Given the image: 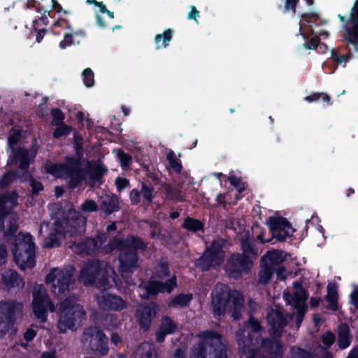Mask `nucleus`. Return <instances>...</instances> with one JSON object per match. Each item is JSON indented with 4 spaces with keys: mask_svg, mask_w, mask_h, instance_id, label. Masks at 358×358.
Wrapping results in <instances>:
<instances>
[{
    "mask_svg": "<svg viewBox=\"0 0 358 358\" xmlns=\"http://www.w3.org/2000/svg\"><path fill=\"white\" fill-rule=\"evenodd\" d=\"M66 236L64 222L61 219L54 222L53 228L49 236L45 238L44 248H52L59 247L61 245V240Z\"/></svg>",
    "mask_w": 358,
    "mask_h": 358,
    "instance_id": "5701e85b",
    "label": "nucleus"
},
{
    "mask_svg": "<svg viewBox=\"0 0 358 358\" xmlns=\"http://www.w3.org/2000/svg\"><path fill=\"white\" fill-rule=\"evenodd\" d=\"M33 29L36 33V41L38 43H40L43 40L45 34L47 32L46 29H45V28H39L38 27V20H34L33 21Z\"/></svg>",
    "mask_w": 358,
    "mask_h": 358,
    "instance_id": "680f3d73",
    "label": "nucleus"
},
{
    "mask_svg": "<svg viewBox=\"0 0 358 358\" xmlns=\"http://www.w3.org/2000/svg\"><path fill=\"white\" fill-rule=\"evenodd\" d=\"M81 341L95 355L105 356L108 353V338L96 327L85 328L81 336Z\"/></svg>",
    "mask_w": 358,
    "mask_h": 358,
    "instance_id": "ddd939ff",
    "label": "nucleus"
},
{
    "mask_svg": "<svg viewBox=\"0 0 358 358\" xmlns=\"http://www.w3.org/2000/svg\"><path fill=\"white\" fill-rule=\"evenodd\" d=\"M320 42V38L318 36L315 35V36L309 38L306 43L303 44V46L306 49L308 50H314L315 49Z\"/></svg>",
    "mask_w": 358,
    "mask_h": 358,
    "instance_id": "338daca9",
    "label": "nucleus"
},
{
    "mask_svg": "<svg viewBox=\"0 0 358 358\" xmlns=\"http://www.w3.org/2000/svg\"><path fill=\"white\" fill-rule=\"evenodd\" d=\"M138 353L139 355L136 358H157V357L155 346L150 344L141 345Z\"/></svg>",
    "mask_w": 358,
    "mask_h": 358,
    "instance_id": "79ce46f5",
    "label": "nucleus"
},
{
    "mask_svg": "<svg viewBox=\"0 0 358 358\" xmlns=\"http://www.w3.org/2000/svg\"><path fill=\"white\" fill-rule=\"evenodd\" d=\"M109 273L103 262L99 259L88 260L82 267L79 280L85 286L106 287L108 284Z\"/></svg>",
    "mask_w": 358,
    "mask_h": 358,
    "instance_id": "423d86ee",
    "label": "nucleus"
},
{
    "mask_svg": "<svg viewBox=\"0 0 358 358\" xmlns=\"http://www.w3.org/2000/svg\"><path fill=\"white\" fill-rule=\"evenodd\" d=\"M107 169L101 163H96L92 161L87 162L86 170H84L85 176H89L90 181L92 183H102L103 177L107 172Z\"/></svg>",
    "mask_w": 358,
    "mask_h": 358,
    "instance_id": "bb28decb",
    "label": "nucleus"
},
{
    "mask_svg": "<svg viewBox=\"0 0 358 358\" xmlns=\"http://www.w3.org/2000/svg\"><path fill=\"white\" fill-rule=\"evenodd\" d=\"M84 213H94L99 210V206L94 200L85 199L80 206Z\"/></svg>",
    "mask_w": 358,
    "mask_h": 358,
    "instance_id": "6e6d98bb",
    "label": "nucleus"
},
{
    "mask_svg": "<svg viewBox=\"0 0 358 358\" xmlns=\"http://www.w3.org/2000/svg\"><path fill=\"white\" fill-rule=\"evenodd\" d=\"M288 358H314L313 354L301 347L292 346L290 348Z\"/></svg>",
    "mask_w": 358,
    "mask_h": 358,
    "instance_id": "49530a36",
    "label": "nucleus"
},
{
    "mask_svg": "<svg viewBox=\"0 0 358 358\" xmlns=\"http://www.w3.org/2000/svg\"><path fill=\"white\" fill-rule=\"evenodd\" d=\"M18 229V225L15 222H9L6 230L3 232V237L8 243L13 241V238H16V232Z\"/></svg>",
    "mask_w": 358,
    "mask_h": 358,
    "instance_id": "09e8293b",
    "label": "nucleus"
},
{
    "mask_svg": "<svg viewBox=\"0 0 358 358\" xmlns=\"http://www.w3.org/2000/svg\"><path fill=\"white\" fill-rule=\"evenodd\" d=\"M55 126L56 128L53 131L52 136L56 139H59L62 136H68L72 131V127L64 123Z\"/></svg>",
    "mask_w": 358,
    "mask_h": 358,
    "instance_id": "3c124183",
    "label": "nucleus"
},
{
    "mask_svg": "<svg viewBox=\"0 0 358 358\" xmlns=\"http://www.w3.org/2000/svg\"><path fill=\"white\" fill-rule=\"evenodd\" d=\"M16 176H17V170L6 171L0 178V187L6 188L16 179Z\"/></svg>",
    "mask_w": 358,
    "mask_h": 358,
    "instance_id": "de8ad7c7",
    "label": "nucleus"
},
{
    "mask_svg": "<svg viewBox=\"0 0 358 358\" xmlns=\"http://www.w3.org/2000/svg\"><path fill=\"white\" fill-rule=\"evenodd\" d=\"M100 208L107 215L119 211L120 206L117 196L113 194L103 200L100 203Z\"/></svg>",
    "mask_w": 358,
    "mask_h": 358,
    "instance_id": "c756f323",
    "label": "nucleus"
},
{
    "mask_svg": "<svg viewBox=\"0 0 358 358\" xmlns=\"http://www.w3.org/2000/svg\"><path fill=\"white\" fill-rule=\"evenodd\" d=\"M29 185L31 187V194L33 196H38L39 192L44 189L43 183L35 178L29 182Z\"/></svg>",
    "mask_w": 358,
    "mask_h": 358,
    "instance_id": "0e129e2a",
    "label": "nucleus"
},
{
    "mask_svg": "<svg viewBox=\"0 0 358 358\" xmlns=\"http://www.w3.org/2000/svg\"><path fill=\"white\" fill-rule=\"evenodd\" d=\"M159 328L169 335L176 331L178 324L171 317L166 315L162 317V323Z\"/></svg>",
    "mask_w": 358,
    "mask_h": 358,
    "instance_id": "ea45409f",
    "label": "nucleus"
},
{
    "mask_svg": "<svg viewBox=\"0 0 358 358\" xmlns=\"http://www.w3.org/2000/svg\"><path fill=\"white\" fill-rule=\"evenodd\" d=\"M237 344L241 355L248 356L252 350L257 348H254L252 338L245 336L244 335L237 334Z\"/></svg>",
    "mask_w": 358,
    "mask_h": 358,
    "instance_id": "473e14b6",
    "label": "nucleus"
},
{
    "mask_svg": "<svg viewBox=\"0 0 358 358\" xmlns=\"http://www.w3.org/2000/svg\"><path fill=\"white\" fill-rule=\"evenodd\" d=\"M99 307L103 310L120 311L127 307L125 301L120 296L103 291L96 295Z\"/></svg>",
    "mask_w": 358,
    "mask_h": 358,
    "instance_id": "aec40b11",
    "label": "nucleus"
},
{
    "mask_svg": "<svg viewBox=\"0 0 358 358\" xmlns=\"http://www.w3.org/2000/svg\"><path fill=\"white\" fill-rule=\"evenodd\" d=\"M106 235L103 233H99L92 238H88L84 241L76 244V248L78 253L92 255L98 251L106 241Z\"/></svg>",
    "mask_w": 358,
    "mask_h": 358,
    "instance_id": "412c9836",
    "label": "nucleus"
},
{
    "mask_svg": "<svg viewBox=\"0 0 358 358\" xmlns=\"http://www.w3.org/2000/svg\"><path fill=\"white\" fill-rule=\"evenodd\" d=\"M266 257L270 262V265H280L285 258V252L282 250H273L266 252Z\"/></svg>",
    "mask_w": 358,
    "mask_h": 358,
    "instance_id": "a19ab883",
    "label": "nucleus"
},
{
    "mask_svg": "<svg viewBox=\"0 0 358 358\" xmlns=\"http://www.w3.org/2000/svg\"><path fill=\"white\" fill-rule=\"evenodd\" d=\"M266 224L268 225L271 238L265 240L264 234L261 233L258 236V239L262 243H269L272 239H275L278 242L285 241L287 238H291L293 233L296 231L288 221L283 217H269Z\"/></svg>",
    "mask_w": 358,
    "mask_h": 358,
    "instance_id": "f8f14e48",
    "label": "nucleus"
},
{
    "mask_svg": "<svg viewBox=\"0 0 358 358\" xmlns=\"http://www.w3.org/2000/svg\"><path fill=\"white\" fill-rule=\"evenodd\" d=\"M154 275L157 278L156 280L159 281L163 282V280L166 281L171 278L173 275H171L168 262L160 260L155 267Z\"/></svg>",
    "mask_w": 358,
    "mask_h": 358,
    "instance_id": "f704fd0d",
    "label": "nucleus"
},
{
    "mask_svg": "<svg viewBox=\"0 0 358 358\" xmlns=\"http://www.w3.org/2000/svg\"><path fill=\"white\" fill-rule=\"evenodd\" d=\"M36 151H29L24 148H13V155L10 156L9 160L11 164H18L22 173L17 171L18 178L22 182H30L34 179L32 173L29 171L30 164L34 161Z\"/></svg>",
    "mask_w": 358,
    "mask_h": 358,
    "instance_id": "9b49d317",
    "label": "nucleus"
},
{
    "mask_svg": "<svg viewBox=\"0 0 358 358\" xmlns=\"http://www.w3.org/2000/svg\"><path fill=\"white\" fill-rule=\"evenodd\" d=\"M23 307V303L16 300L0 301V337L5 336L13 327Z\"/></svg>",
    "mask_w": 358,
    "mask_h": 358,
    "instance_id": "1a4fd4ad",
    "label": "nucleus"
},
{
    "mask_svg": "<svg viewBox=\"0 0 358 358\" xmlns=\"http://www.w3.org/2000/svg\"><path fill=\"white\" fill-rule=\"evenodd\" d=\"M241 248L242 252L240 253L244 257H247L252 262L257 256V250L255 248V242L252 239L248 237L242 238L241 241Z\"/></svg>",
    "mask_w": 358,
    "mask_h": 358,
    "instance_id": "7c9ffc66",
    "label": "nucleus"
},
{
    "mask_svg": "<svg viewBox=\"0 0 358 358\" xmlns=\"http://www.w3.org/2000/svg\"><path fill=\"white\" fill-rule=\"evenodd\" d=\"M199 342L192 349L190 358H207V347H210L212 358H229L227 345L221 334L215 330H206L197 334Z\"/></svg>",
    "mask_w": 358,
    "mask_h": 358,
    "instance_id": "7ed1b4c3",
    "label": "nucleus"
},
{
    "mask_svg": "<svg viewBox=\"0 0 358 358\" xmlns=\"http://www.w3.org/2000/svg\"><path fill=\"white\" fill-rule=\"evenodd\" d=\"M115 185L117 192H120L129 185V180L126 178L117 177L115 179Z\"/></svg>",
    "mask_w": 358,
    "mask_h": 358,
    "instance_id": "774afa93",
    "label": "nucleus"
},
{
    "mask_svg": "<svg viewBox=\"0 0 358 358\" xmlns=\"http://www.w3.org/2000/svg\"><path fill=\"white\" fill-rule=\"evenodd\" d=\"M64 222L65 234L71 237L82 236L85 232L86 218L77 214L66 220H62Z\"/></svg>",
    "mask_w": 358,
    "mask_h": 358,
    "instance_id": "4be33fe9",
    "label": "nucleus"
},
{
    "mask_svg": "<svg viewBox=\"0 0 358 358\" xmlns=\"http://www.w3.org/2000/svg\"><path fill=\"white\" fill-rule=\"evenodd\" d=\"M288 315L281 308L271 309L267 314L266 320L270 334L274 337H281L287 324Z\"/></svg>",
    "mask_w": 358,
    "mask_h": 358,
    "instance_id": "6ab92c4d",
    "label": "nucleus"
},
{
    "mask_svg": "<svg viewBox=\"0 0 358 358\" xmlns=\"http://www.w3.org/2000/svg\"><path fill=\"white\" fill-rule=\"evenodd\" d=\"M1 283L8 289H22L24 281L21 275L13 269L6 270L1 274Z\"/></svg>",
    "mask_w": 358,
    "mask_h": 358,
    "instance_id": "a878e982",
    "label": "nucleus"
},
{
    "mask_svg": "<svg viewBox=\"0 0 358 358\" xmlns=\"http://www.w3.org/2000/svg\"><path fill=\"white\" fill-rule=\"evenodd\" d=\"M274 270L275 268L272 265L265 263L258 273L259 282L262 285L268 284L272 278Z\"/></svg>",
    "mask_w": 358,
    "mask_h": 358,
    "instance_id": "58836bf2",
    "label": "nucleus"
},
{
    "mask_svg": "<svg viewBox=\"0 0 358 358\" xmlns=\"http://www.w3.org/2000/svg\"><path fill=\"white\" fill-rule=\"evenodd\" d=\"M53 268L46 275V284H52L51 291L57 298L66 296L75 282L73 274L68 270H60L57 272Z\"/></svg>",
    "mask_w": 358,
    "mask_h": 358,
    "instance_id": "9d476101",
    "label": "nucleus"
},
{
    "mask_svg": "<svg viewBox=\"0 0 358 358\" xmlns=\"http://www.w3.org/2000/svg\"><path fill=\"white\" fill-rule=\"evenodd\" d=\"M320 99H322L324 103V106H329L331 104V97L324 92H313L304 97V100L308 103L318 101Z\"/></svg>",
    "mask_w": 358,
    "mask_h": 358,
    "instance_id": "c03bdc74",
    "label": "nucleus"
},
{
    "mask_svg": "<svg viewBox=\"0 0 358 358\" xmlns=\"http://www.w3.org/2000/svg\"><path fill=\"white\" fill-rule=\"evenodd\" d=\"M8 244L11 245L13 260L20 270L25 271L36 266V245L30 233H18Z\"/></svg>",
    "mask_w": 358,
    "mask_h": 358,
    "instance_id": "20e7f679",
    "label": "nucleus"
},
{
    "mask_svg": "<svg viewBox=\"0 0 358 358\" xmlns=\"http://www.w3.org/2000/svg\"><path fill=\"white\" fill-rule=\"evenodd\" d=\"M301 18L308 24H315L320 19V16L315 12H310L303 13Z\"/></svg>",
    "mask_w": 358,
    "mask_h": 358,
    "instance_id": "e2e57ef3",
    "label": "nucleus"
},
{
    "mask_svg": "<svg viewBox=\"0 0 358 358\" xmlns=\"http://www.w3.org/2000/svg\"><path fill=\"white\" fill-rule=\"evenodd\" d=\"M352 48H348V52L347 54L339 55L337 50H332L331 58L337 65L344 63L343 66L345 67V64L352 57Z\"/></svg>",
    "mask_w": 358,
    "mask_h": 358,
    "instance_id": "a18cd8bd",
    "label": "nucleus"
},
{
    "mask_svg": "<svg viewBox=\"0 0 358 358\" xmlns=\"http://www.w3.org/2000/svg\"><path fill=\"white\" fill-rule=\"evenodd\" d=\"M262 345L268 349L271 358H282L283 350L280 341L277 339H264Z\"/></svg>",
    "mask_w": 358,
    "mask_h": 358,
    "instance_id": "c85d7f7f",
    "label": "nucleus"
},
{
    "mask_svg": "<svg viewBox=\"0 0 358 358\" xmlns=\"http://www.w3.org/2000/svg\"><path fill=\"white\" fill-rule=\"evenodd\" d=\"M102 324L108 330H113L119 324V317L115 314H107L103 320Z\"/></svg>",
    "mask_w": 358,
    "mask_h": 358,
    "instance_id": "8fccbe9b",
    "label": "nucleus"
},
{
    "mask_svg": "<svg viewBox=\"0 0 358 358\" xmlns=\"http://www.w3.org/2000/svg\"><path fill=\"white\" fill-rule=\"evenodd\" d=\"M177 287L178 283L176 275H173L171 278L165 282L150 278L144 285H141L138 287V289L143 292L139 295L142 299L149 300L156 298L160 293L171 294Z\"/></svg>",
    "mask_w": 358,
    "mask_h": 358,
    "instance_id": "4468645a",
    "label": "nucleus"
},
{
    "mask_svg": "<svg viewBox=\"0 0 358 358\" xmlns=\"http://www.w3.org/2000/svg\"><path fill=\"white\" fill-rule=\"evenodd\" d=\"M18 196L15 191H8L0 194V217H5L11 213L17 205Z\"/></svg>",
    "mask_w": 358,
    "mask_h": 358,
    "instance_id": "393cba45",
    "label": "nucleus"
},
{
    "mask_svg": "<svg viewBox=\"0 0 358 358\" xmlns=\"http://www.w3.org/2000/svg\"><path fill=\"white\" fill-rule=\"evenodd\" d=\"M85 319L86 313L83 307L73 299L67 297L59 303L57 328L60 333L76 330L77 324Z\"/></svg>",
    "mask_w": 358,
    "mask_h": 358,
    "instance_id": "39448f33",
    "label": "nucleus"
},
{
    "mask_svg": "<svg viewBox=\"0 0 358 358\" xmlns=\"http://www.w3.org/2000/svg\"><path fill=\"white\" fill-rule=\"evenodd\" d=\"M252 266L251 259L238 252H234L228 258L225 270L229 277L237 280L241 278L243 273H248Z\"/></svg>",
    "mask_w": 358,
    "mask_h": 358,
    "instance_id": "dca6fc26",
    "label": "nucleus"
},
{
    "mask_svg": "<svg viewBox=\"0 0 358 358\" xmlns=\"http://www.w3.org/2000/svg\"><path fill=\"white\" fill-rule=\"evenodd\" d=\"M154 188L152 187H149L145 182L141 183V189L138 190V189H133L129 194V199L131 203L133 205H138L141 201V198L143 199V203L149 206L152 203L154 195H153Z\"/></svg>",
    "mask_w": 358,
    "mask_h": 358,
    "instance_id": "b1692460",
    "label": "nucleus"
},
{
    "mask_svg": "<svg viewBox=\"0 0 358 358\" xmlns=\"http://www.w3.org/2000/svg\"><path fill=\"white\" fill-rule=\"evenodd\" d=\"M118 245L121 248L118 255V271L122 277H129L140 268L138 251L144 252L148 248V243L139 236L129 235L120 240Z\"/></svg>",
    "mask_w": 358,
    "mask_h": 358,
    "instance_id": "f03ea898",
    "label": "nucleus"
},
{
    "mask_svg": "<svg viewBox=\"0 0 358 358\" xmlns=\"http://www.w3.org/2000/svg\"><path fill=\"white\" fill-rule=\"evenodd\" d=\"M308 296V292L305 289L296 291L292 296L294 306H307L306 301Z\"/></svg>",
    "mask_w": 358,
    "mask_h": 358,
    "instance_id": "37998d69",
    "label": "nucleus"
},
{
    "mask_svg": "<svg viewBox=\"0 0 358 358\" xmlns=\"http://www.w3.org/2000/svg\"><path fill=\"white\" fill-rule=\"evenodd\" d=\"M159 308V304L155 301L142 303L137 308L135 316L140 328L144 331L150 329Z\"/></svg>",
    "mask_w": 358,
    "mask_h": 358,
    "instance_id": "a211bd4d",
    "label": "nucleus"
},
{
    "mask_svg": "<svg viewBox=\"0 0 358 358\" xmlns=\"http://www.w3.org/2000/svg\"><path fill=\"white\" fill-rule=\"evenodd\" d=\"M350 330L348 324H342L338 327V345L341 350L348 348L351 343Z\"/></svg>",
    "mask_w": 358,
    "mask_h": 358,
    "instance_id": "2f4dec72",
    "label": "nucleus"
},
{
    "mask_svg": "<svg viewBox=\"0 0 358 358\" xmlns=\"http://www.w3.org/2000/svg\"><path fill=\"white\" fill-rule=\"evenodd\" d=\"M193 299V295L190 293L184 294L180 293L176 295L169 303V308H185L189 306L191 301Z\"/></svg>",
    "mask_w": 358,
    "mask_h": 358,
    "instance_id": "72a5a7b5",
    "label": "nucleus"
},
{
    "mask_svg": "<svg viewBox=\"0 0 358 358\" xmlns=\"http://www.w3.org/2000/svg\"><path fill=\"white\" fill-rule=\"evenodd\" d=\"M348 22L349 25H344L343 41L346 42L348 48L358 52V10L355 6L351 10Z\"/></svg>",
    "mask_w": 358,
    "mask_h": 358,
    "instance_id": "f3484780",
    "label": "nucleus"
},
{
    "mask_svg": "<svg viewBox=\"0 0 358 358\" xmlns=\"http://www.w3.org/2000/svg\"><path fill=\"white\" fill-rule=\"evenodd\" d=\"M182 227L191 232H198L203 231L204 224L200 220L187 217L185 219Z\"/></svg>",
    "mask_w": 358,
    "mask_h": 358,
    "instance_id": "e433bc0d",
    "label": "nucleus"
},
{
    "mask_svg": "<svg viewBox=\"0 0 358 358\" xmlns=\"http://www.w3.org/2000/svg\"><path fill=\"white\" fill-rule=\"evenodd\" d=\"M166 197L172 201H182V195L180 190L169 186L166 188Z\"/></svg>",
    "mask_w": 358,
    "mask_h": 358,
    "instance_id": "13d9d810",
    "label": "nucleus"
},
{
    "mask_svg": "<svg viewBox=\"0 0 358 358\" xmlns=\"http://www.w3.org/2000/svg\"><path fill=\"white\" fill-rule=\"evenodd\" d=\"M50 114L52 117V125H59L64 123L65 115L60 108H55L52 109Z\"/></svg>",
    "mask_w": 358,
    "mask_h": 358,
    "instance_id": "5fc2aeb1",
    "label": "nucleus"
},
{
    "mask_svg": "<svg viewBox=\"0 0 358 358\" xmlns=\"http://www.w3.org/2000/svg\"><path fill=\"white\" fill-rule=\"evenodd\" d=\"M224 261L223 244L214 240L206 248L201 255L195 261V266L201 272H208L219 268Z\"/></svg>",
    "mask_w": 358,
    "mask_h": 358,
    "instance_id": "6e6552de",
    "label": "nucleus"
},
{
    "mask_svg": "<svg viewBox=\"0 0 358 358\" xmlns=\"http://www.w3.org/2000/svg\"><path fill=\"white\" fill-rule=\"evenodd\" d=\"M231 185L236 189L238 194H241L246 189L245 182H243L241 178H238L236 176H231L228 178Z\"/></svg>",
    "mask_w": 358,
    "mask_h": 358,
    "instance_id": "603ef678",
    "label": "nucleus"
},
{
    "mask_svg": "<svg viewBox=\"0 0 358 358\" xmlns=\"http://www.w3.org/2000/svg\"><path fill=\"white\" fill-rule=\"evenodd\" d=\"M167 159L170 167L173 169L176 173H180L182 166L181 163L176 159L173 152H171L167 155Z\"/></svg>",
    "mask_w": 358,
    "mask_h": 358,
    "instance_id": "4d7b16f0",
    "label": "nucleus"
},
{
    "mask_svg": "<svg viewBox=\"0 0 358 358\" xmlns=\"http://www.w3.org/2000/svg\"><path fill=\"white\" fill-rule=\"evenodd\" d=\"M78 166L79 164L77 160L71 157H65L64 163L46 164L45 169L47 173L57 178H69V186L71 188L74 189L85 180V174L78 171Z\"/></svg>",
    "mask_w": 358,
    "mask_h": 358,
    "instance_id": "0eeeda50",
    "label": "nucleus"
},
{
    "mask_svg": "<svg viewBox=\"0 0 358 358\" xmlns=\"http://www.w3.org/2000/svg\"><path fill=\"white\" fill-rule=\"evenodd\" d=\"M28 7L34 8L37 13H42V11H43L45 13H48V15L52 17L50 14V10L45 9L38 1L31 0L28 3Z\"/></svg>",
    "mask_w": 358,
    "mask_h": 358,
    "instance_id": "69168bd1",
    "label": "nucleus"
},
{
    "mask_svg": "<svg viewBox=\"0 0 358 358\" xmlns=\"http://www.w3.org/2000/svg\"><path fill=\"white\" fill-rule=\"evenodd\" d=\"M335 340V335L331 331H327L321 336V341L327 348H330L334 343Z\"/></svg>",
    "mask_w": 358,
    "mask_h": 358,
    "instance_id": "052dcab7",
    "label": "nucleus"
},
{
    "mask_svg": "<svg viewBox=\"0 0 358 358\" xmlns=\"http://www.w3.org/2000/svg\"><path fill=\"white\" fill-rule=\"evenodd\" d=\"M73 148L76 151V156H66V157H71L77 160L79 164L78 167V171L85 174L84 169L82 167L84 161L83 138L82 136L77 132H74L73 134Z\"/></svg>",
    "mask_w": 358,
    "mask_h": 358,
    "instance_id": "cd10ccee",
    "label": "nucleus"
},
{
    "mask_svg": "<svg viewBox=\"0 0 358 358\" xmlns=\"http://www.w3.org/2000/svg\"><path fill=\"white\" fill-rule=\"evenodd\" d=\"M82 77L84 85L87 87H91L94 84V72L90 68L85 69L82 73Z\"/></svg>",
    "mask_w": 358,
    "mask_h": 358,
    "instance_id": "864d4df0",
    "label": "nucleus"
},
{
    "mask_svg": "<svg viewBox=\"0 0 358 358\" xmlns=\"http://www.w3.org/2000/svg\"><path fill=\"white\" fill-rule=\"evenodd\" d=\"M173 31L171 29H167L163 34H157L155 37L156 49L166 48L169 46V42L173 37Z\"/></svg>",
    "mask_w": 358,
    "mask_h": 358,
    "instance_id": "c9c22d12",
    "label": "nucleus"
},
{
    "mask_svg": "<svg viewBox=\"0 0 358 358\" xmlns=\"http://www.w3.org/2000/svg\"><path fill=\"white\" fill-rule=\"evenodd\" d=\"M31 306L35 317L42 322L47 320L49 310L51 312L55 310L54 304L50 301L46 290L42 286L33 292Z\"/></svg>",
    "mask_w": 358,
    "mask_h": 358,
    "instance_id": "2eb2a0df",
    "label": "nucleus"
},
{
    "mask_svg": "<svg viewBox=\"0 0 358 358\" xmlns=\"http://www.w3.org/2000/svg\"><path fill=\"white\" fill-rule=\"evenodd\" d=\"M327 289V294L325 299L328 302L330 309L336 311L338 308V294L336 289V287L335 285H328Z\"/></svg>",
    "mask_w": 358,
    "mask_h": 358,
    "instance_id": "4c0bfd02",
    "label": "nucleus"
},
{
    "mask_svg": "<svg viewBox=\"0 0 358 358\" xmlns=\"http://www.w3.org/2000/svg\"><path fill=\"white\" fill-rule=\"evenodd\" d=\"M294 308L296 309V317H295L296 327L297 328H299V327L301 326V324L303 322V320L304 315L307 311L308 307L307 306H294Z\"/></svg>",
    "mask_w": 358,
    "mask_h": 358,
    "instance_id": "bf43d9fd",
    "label": "nucleus"
},
{
    "mask_svg": "<svg viewBox=\"0 0 358 358\" xmlns=\"http://www.w3.org/2000/svg\"><path fill=\"white\" fill-rule=\"evenodd\" d=\"M244 299L242 294L231 291L227 285L216 287V292L212 293L211 309L214 317L221 320L226 313H231L234 320H239L242 316Z\"/></svg>",
    "mask_w": 358,
    "mask_h": 358,
    "instance_id": "f257e3e1",
    "label": "nucleus"
}]
</instances>
